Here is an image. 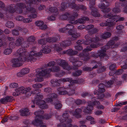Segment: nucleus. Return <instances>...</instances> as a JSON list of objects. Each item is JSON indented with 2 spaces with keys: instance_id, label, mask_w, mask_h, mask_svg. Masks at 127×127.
Wrapping results in <instances>:
<instances>
[{
  "instance_id": "dca6fc26",
  "label": "nucleus",
  "mask_w": 127,
  "mask_h": 127,
  "mask_svg": "<svg viewBox=\"0 0 127 127\" xmlns=\"http://www.w3.org/2000/svg\"><path fill=\"white\" fill-rule=\"evenodd\" d=\"M73 3L70 2L71 4L70 6V7L73 9H75L76 11H78L79 9H81L84 11H85L87 9V8L84 5H83L78 4L76 5V4L75 3L76 0H72Z\"/></svg>"
},
{
  "instance_id": "58836bf2",
  "label": "nucleus",
  "mask_w": 127,
  "mask_h": 127,
  "mask_svg": "<svg viewBox=\"0 0 127 127\" xmlns=\"http://www.w3.org/2000/svg\"><path fill=\"white\" fill-rule=\"evenodd\" d=\"M23 39L22 37H19L17 39L16 41L15 44L17 46H19L22 44Z\"/></svg>"
},
{
  "instance_id": "c756f323",
  "label": "nucleus",
  "mask_w": 127,
  "mask_h": 127,
  "mask_svg": "<svg viewBox=\"0 0 127 127\" xmlns=\"http://www.w3.org/2000/svg\"><path fill=\"white\" fill-rule=\"evenodd\" d=\"M35 24L36 26L40 27V28L42 30H45L47 27L46 25H43L44 23L42 21H37L35 22Z\"/></svg>"
},
{
  "instance_id": "680f3d73",
  "label": "nucleus",
  "mask_w": 127,
  "mask_h": 127,
  "mask_svg": "<svg viewBox=\"0 0 127 127\" xmlns=\"http://www.w3.org/2000/svg\"><path fill=\"white\" fill-rule=\"evenodd\" d=\"M18 92L19 93L22 94H24L25 88L23 87H21L17 89Z\"/></svg>"
},
{
  "instance_id": "8fccbe9b",
  "label": "nucleus",
  "mask_w": 127,
  "mask_h": 127,
  "mask_svg": "<svg viewBox=\"0 0 127 127\" xmlns=\"http://www.w3.org/2000/svg\"><path fill=\"white\" fill-rule=\"evenodd\" d=\"M82 73V71L81 70H79L73 73L72 75L74 77L78 76L81 74Z\"/></svg>"
},
{
  "instance_id": "72a5a7b5",
  "label": "nucleus",
  "mask_w": 127,
  "mask_h": 127,
  "mask_svg": "<svg viewBox=\"0 0 127 127\" xmlns=\"http://www.w3.org/2000/svg\"><path fill=\"white\" fill-rule=\"evenodd\" d=\"M37 105H38L39 108L42 109H45L48 107V105L46 104L44 101H41V102Z\"/></svg>"
},
{
  "instance_id": "f03ea898",
  "label": "nucleus",
  "mask_w": 127,
  "mask_h": 127,
  "mask_svg": "<svg viewBox=\"0 0 127 127\" xmlns=\"http://www.w3.org/2000/svg\"><path fill=\"white\" fill-rule=\"evenodd\" d=\"M27 54L26 50L23 48H21L18 50L15 55L19 57L18 58L12 60V66L18 67L21 66L22 64L20 62H23L26 61V56Z\"/></svg>"
},
{
  "instance_id": "9d476101",
  "label": "nucleus",
  "mask_w": 127,
  "mask_h": 127,
  "mask_svg": "<svg viewBox=\"0 0 127 127\" xmlns=\"http://www.w3.org/2000/svg\"><path fill=\"white\" fill-rule=\"evenodd\" d=\"M92 50L91 47H87L83 51V52L80 53L78 55L79 57L82 58L83 60L85 61H87L91 58L89 53L87 52Z\"/></svg>"
},
{
  "instance_id": "13d9d810",
  "label": "nucleus",
  "mask_w": 127,
  "mask_h": 127,
  "mask_svg": "<svg viewBox=\"0 0 127 127\" xmlns=\"http://www.w3.org/2000/svg\"><path fill=\"white\" fill-rule=\"evenodd\" d=\"M61 122L62 123V122ZM67 124L65 122H63L62 123L58 124L57 125V127H68Z\"/></svg>"
},
{
  "instance_id": "09e8293b",
  "label": "nucleus",
  "mask_w": 127,
  "mask_h": 127,
  "mask_svg": "<svg viewBox=\"0 0 127 127\" xmlns=\"http://www.w3.org/2000/svg\"><path fill=\"white\" fill-rule=\"evenodd\" d=\"M60 82H70V85H73L71 83V82L73 80L71 78H68L64 79H60Z\"/></svg>"
},
{
  "instance_id": "bf43d9fd",
  "label": "nucleus",
  "mask_w": 127,
  "mask_h": 127,
  "mask_svg": "<svg viewBox=\"0 0 127 127\" xmlns=\"http://www.w3.org/2000/svg\"><path fill=\"white\" fill-rule=\"evenodd\" d=\"M65 73L64 71H61L56 73L55 74V76L57 77H61L64 76Z\"/></svg>"
},
{
  "instance_id": "3c124183",
  "label": "nucleus",
  "mask_w": 127,
  "mask_h": 127,
  "mask_svg": "<svg viewBox=\"0 0 127 127\" xmlns=\"http://www.w3.org/2000/svg\"><path fill=\"white\" fill-rule=\"evenodd\" d=\"M21 72L24 75L29 73L30 71V69L28 68H24L21 70Z\"/></svg>"
},
{
  "instance_id": "412c9836",
  "label": "nucleus",
  "mask_w": 127,
  "mask_h": 127,
  "mask_svg": "<svg viewBox=\"0 0 127 127\" xmlns=\"http://www.w3.org/2000/svg\"><path fill=\"white\" fill-rule=\"evenodd\" d=\"M46 11L49 13H53L56 16H57L59 14V11L57 8L56 7H49L46 9Z\"/></svg>"
},
{
  "instance_id": "393cba45",
  "label": "nucleus",
  "mask_w": 127,
  "mask_h": 127,
  "mask_svg": "<svg viewBox=\"0 0 127 127\" xmlns=\"http://www.w3.org/2000/svg\"><path fill=\"white\" fill-rule=\"evenodd\" d=\"M43 98V96L42 95H35L34 99L33 101L34 104L35 103L37 104L43 101L42 99Z\"/></svg>"
},
{
  "instance_id": "4468645a",
  "label": "nucleus",
  "mask_w": 127,
  "mask_h": 127,
  "mask_svg": "<svg viewBox=\"0 0 127 127\" xmlns=\"http://www.w3.org/2000/svg\"><path fill=\"white\" fill-rule=\"evenodd\" d=\"M95 0H90V2L89 6L91 10L92 15L95 17H98L100 16V14L97 11V9L95 6Z\"/></svg>"
},
{
  "instance_id": "79ce46f5",
  "label": "nucleus",
  "mask_w": 127,
  "mask_h": 127,
  "mask_svg": "<svg viewBox=\"0 0 127 127\" xmlns=\"http://www.w3.org/2000/svg\"><path fill=\"white\" fill-rule=\"evenodd\" d=\"M5 26L7 28H11L14 27V23L12 21H8L6 23Z\"/></svg>"
},
{
  "instance_id": "0e129e2a",
  "label": "nucleus",
  "mask_w": 127,
  "mask_h": 127,
  "mask_svg": "<svg viewBox=\"0 0 127 127\" xmlns=\"http://www.w3.org/2000/svg\"><path fill=\"white\" fill-rule=\"evenodd\" d=\"M114 83V81L113 80H110L108 81L106 85L107 87H111V86Z\"/></svg>"
},
{
  "instance_id": "c85d7f7f",
  "label": "nucleus",
  "mask_w": 127,
  "mask_h": 127,
  "mask_svg": "<svg viewBox=\"0 0 127 127\" xmlns=\"http://www.w3.org/2000/svg\"><path fill=\"white\" fill-rule=\"evenodd\" d=\"M73 85L69 84V88H67L69 89L68 92H67V95H72L75 93V87Z\"/></svg>"
},
{
  "instance_id": "1a4fd4ad",
  "label": "nucleus",
  "mask_w": 127,
  "mask_h": 127,
  "mask_svg": "<svg viewBox=\"0 0 127 127\" xmlns=\"http://www.w3.org/2000/svg\"><path fill=\"white\" fill-rule=\"evenodd\" d=\"M67 24L65 26V28L68 31V34L72 36L73 38H77L80 36V34L79 33H77L75 32L74 27L72 25V24Z\"/></svg>"
},
{
  "instance_id": "cd10ccee",
  "label": "nucleus",
  "mask_w": 127,
  "mask_h": 127,
  "mask_svg": "<svg viewBox=\"0 0 127 127\" xmlns=\"http://www.w3.org/2000/svg\"><path fill=\"white\" fill-rule=\"evenodd\" d=\"M51 86L52 87H55L59 86L60 84V80H57V79H53L51 81Z\"/></svg>"
},
{
  "instance_id": "bb28decb",
  "label": "nucleus",
  "mask_w": 127,
  "mask_h": 127,
  "mask_svg": "<svg viewBox=\"0 0 127 127\" xmlns=\"http://www.w3.org/2000/svg\"><path fill=\"white\" fill-rule=\"evenodd\" d=\"M13 97L12 96H6L3 98H1L0 100V102L3 104L8 102H11L13 100Z\"/></svg>"
},
{
  "instance_id": "aec40b11",
  "label": "nucleus",
  "mask_w": 127,
  "mask_h": 127,
  "mask_svg": "<svg viewBox=\"0 0 127 127\" xmlns=\"http://www.w3.org/2000/svg\"><path fill=\"white\" fill-rule=\"evenodd\" d=\"M73 13H72L69 14L68 13H66L63 15H61L60 16V19L63 20H68L69 21V23H71V21L69 20L70 18L73 16Z\"/></svg>"
},
{
  "instance_id": "f3484780",
  "label": "nucleus",
  "mask_w": 127,
  "mask_h": 127,
  "mask_svg": "<svg viewBox=\"0 0 127 127\" xmlns=\"http://www.w3.org/2000/svg\"><path fill=\"white\" fill-rule=\"evenodd\" d=\"M106 4H105L104 3H101L99 6V7L103 9L102 11L104 13L103 15L104 17L105 15L106 14H108V13L111 10V9L109 8H107L109 6V3L108 2H106Z\"/></svg>"
},
{
  "instance_id": "473e14b6",
  "label": "nucleus",
  "mask_w": 127,
  "mask_h": 127,
  "mask_svg": "<svg viewBox=\"0 0 127 127\" xmlns=\"http://www.w3.org/2000/svg\"><path fill=\"white\" fill-rule=\"evenodd\" d=\"M70 4H71V3L70 2L67 4H65L64 2H63L61 4L60 9L61 10L63 11L66 9L68 6L70 7Z\"/></svg>"
},
{
  "instance_id": "b1692460",
  "label": "nucleus",
  "mask_w": 127,
  "mask_h": 127,
  "mask_svg": "<svg viewBox=\"0 0 127 127\" xmlns=\"http://www.w3.org/2000/svg\"><path fill=\"white\" fill-rule=\"evenodd\" d=\"M82 108H83V107H81V109L78 108H77L75 109V111L72 112V114L73 115L77 118H81V116L80 114L82 112Z\"/></svg>"
},
{
  "instance_id": "7ed1b4c3",
  "label": "nucleus",
  "mask_w": 127,
  "mask_h": 127,
  "mask_svg": "<svg viewBox=\"0 0 127 127\" xmlns=\"http://www.w3.org/2000/svg\"><path fill=\"white\" fill-rule=\"evenodd\" d=\"M88 37V35H86L85 37L86 40L84 42L83 40H79L76 42L77 44L80 45L84 43L86 45L90 44L91 47L93 48H96L99 47L100 45L96 43L101 40L97 36L92 38Z\"/></svg>"
},
{
  "instance_id": "774afa93",
  "label": "nucleus",
  "mask_w": 127,
  "mask_h": 127,
  "mask_svg": "<svg viewBox=\"0 0 127 127\" xmlns=\"http://www.w3.org/2000/svg\"><path fill=\"white\" fill-rule=\"evenodd\" d=\"M8 119L10 120H14L18 119V117L16 116H8Z\"/></svg>"
},
{
  "instance_id": "6e6552de",
  "label": "nucleus",
  "mask_w": 127,
  "mask_h": 127,
  "mask_svg": "<svg viewBox=\"0 0 127 127\" xmlns=\"http://www.w3.org/2000/svg\"><path fill=\"white\" fill-rule=\"evenodd\" d=\"M73 16L69 19V20L71 22V23L74 25L78 24V23L84 24L86 21L89 20V18L86 17H83L81 18H79L76 20L75 19L78 16V14L76 12L73 13Z\"/></svg>"
},
{
  "instance_id": "7c9ffc66",
  "label": "nucleus",
  "mask_w": 127,
  "mask_h": 127,
  "mask_svg": "<svg viewBox=\"0 0 127 127\" xmlns=\"http://www.w3.org/2000/svg\"><path fill=\"white\" fill-rule=\"evenodd\" d=\"M42 49L40 51V52L46 54H48L50 52L51 50L49 47L42 46Z\"/></svg>"
},
{
  "instance_id": "4be33fe9",
  "label": "nucleus",
  "mask_w": 127,
  "mask_h": 127,
  "mask_svg": "<svg viewBox=\"0 0 127 127\" xmlns=\"http://www.w3.org/2000/svg\"><path fill=\"white\" fill-rule=\"evenodd\" d=\"M53 47L54 48V49L55 51H56L58 52H60L61 54H67V50L66 51H63L62 52H61L62 50V49L59 47V45L58 44H55L53 45Z\"/></svg>"
},
{
  "instance_id": "a211bd4d",
  "label": "nucleus",
  "mask_w": 127,
  "mask_h": 127,
  "mask_svg": "<svg viewBox=\"0 0 127 127\" xmlns=\"http://www.w3.org/2000/svg\"><path fill=\"white\" fill-rule=\"evenodd\" d=\"M105 18H109V19L110 20L111 22L114 21L118 20L120 16L119 15H117L115 13H112L110 12L108 14H106L104 15Z\"/></svg>"
},
{
  "instance_id": "ea45409f",
  "label": "nucleus",
  "mask_w": 127,
  "mask_h": 127,
  "mask_svg": "<svg viewBox=\"0 0 127 127\" xmlns=\"http://www.w3.org/2000/svg\"><path fill=\"white\" fill-rule=\"evenodd\" d=\"M17 29V30L14 29L12 30V33L13 35L18 36L19 35V31L21 30V28L20 27H18Z\"/></svg>"
},
{
  "instance_id": "603ef678",
  "label": "nucleus",
  "mask_w": 127,
  "mask_h": 127,
  "mask_svg": "<svg viewBox=\"0 0 127 127\" xmlns=\"http://www.w3.org/2000/svg\"><path fill=\"white\" fill-rule=\"evenodd\" d=\"M42 86L43 85L39 83H37L33 84L32 86V87L34 89L40 88H41Z\"/></svg>"
},
{
  "instance_id": "20e7f679",
  "label": "nucleus",
  "mask_w": 127,
  "mask_h": 127,
  "mask_svg": "<svg viewBox=\"0 0 127 127\" xmlns=\"http://www.w3.org/2000/svg\"><path fill=\"white\" fill-rule=\"evenodd\" d=\"M113 43V42L111 41L107 44V45L102 47L101 48V50L98 51L97 53L92 52L91 54L92 56L95 58H97L99 57L101 58H103L105 60H107L109 56L106 53V50L109 49L111 47L110 45H112Z\"/></svg>"
},
{
  "instance_id": "69168bd1",
  "label": "nucleus",
  "mask_w": 127,
  "mask_h": 127,
  "mask_svg": "<svg viewBox=\"0 0 127 127\" xmlns=\"http://www.w3.org/2000/svg\"><path fill=\"white\" fill-rule=\"evenodd\" d=\"M32 20L30 18H24L23 21V22L24 23H29L31 22Z\"/></svg>"
},
{
  "instance_id": "f8f14e48",
  "label": "nucleus",
  "mask_w": 127,
  "mask_h": 127,
  "mask_svg": "<svg viewBox=\"0 0 127 127\" xmlns=\"http://www.w3.org/2000/svg\"><path fill=\"white\" fill-rule=\"evenodd\" d=\"M57 64L60 66L62 67L63 68L68 70L71 69L74 70L75 68L74 66L71 67L69 66L65 60L61 59H58L56 61Z\"/></svg>"
},
{
  "instance_id": "0eeeda50",
  "label": "nucleus",
  "mask_w": 127,
  "mask_h": 127,
  "mask_svg": "<svg viewBox=\"0 0 127 127\" xmlns=\"http://www.w3.org/2000/svg\"><path fill=\"white\" fill-rule=\"evenodd\" d=\"M69 111H66L64 113L63 115L62 118L60 119V121L61 122H65L67 124L68 127H78L77 125H73L70 124L71 123L72 120L69 118Z\"/></svg>"
},
{
  "instance_id": "4c0bfd02",
  "label": "nucleus",
  "mask_w": 127,
  "mask_h": 127,
  "mask_svg": "<svg viewBox=\"0 0 127 127\" xmlns=\"http://www.w3.org/2000/svg\"><path fill=\"white\" fill-rule=\"evenodd\" d=\"M20 115L22 116H27V113L29 111V109L27 108L22 109L20 111Z\"/></svg>"
},
{
  "instance_id": "c03bdc74",
  "label": "nucleus",
  "mask_w": 127,
  "mask_h": 127,
  "mask_svg": "<svg viewBox=\"0 0 127 127\" xmlns=\"http://www.w3.org/2000/svg\"><path fill=\"white\" fill-rule=\"evenodd\" d=\"M84 82V80L83 79H79L78 80H73L71 82V83L74 85L75 83L76 84H81L83 83Z\"/></svg>"
},
{
  "instance_id": "ddd939ff",
  "label": "nucleus",
  "mask_w": 127,
  "mask_h": 127,
  "mask_svg": "<svg viewBox=\"0 0 127 127\" xmlns=\"http://www.w3.org/2000/svg\"><path fill=\"white\" fill-rule=\"evenodd\" d=\"M52 89L50 87L45 88L44 91L46 93H49L48 95L49 97L46 99V101L48 102H51L54 100V99L57 98V95L53 93L52 94Z\"/></svg>"
},
{
  "instance_id": "6ab92c4d",
  "label": "nucleus",
  "mask_w": 127,
  "mask_h": 127,
  "mask_svg": "<svg viewBox=\"0 0 127 127\" xmlns=\"http://www.w3.org/2000/svg\"><path fill=\"white\" fill-rule=\"evenodd\" d=\"M76 38H74L72 36L70 38H68L67 40L64 41H63L62 42L60 43V46L61 47L63 48L68 46L72 44L71 41L75 40Z\"/></svg>"
},
{
  "instance_id": "f257e3e1",
  "label": "nucleus",
  "mask_w": 127,
  "mask_h": 127,
  "mask_svg": "<svg viewBox=\"0 0 127 127\" xmlns=\"http://www.w3.org/2000/svg\"><path fill=\"white\" fill-rule=\"evenodd\" d=\"M26 8V11L24 13L27 15L28 12L35 13L36 12V10L34 8L27 5L22 2L17 3L15 5L14 4H11L8 6L7 11L12 14L14 13L15 12L16 13L21 14L23 12V9Z\"/></svg>"
},
{
  "instance_id": "6e6d98bb",
  "label": "nucleus",
  "mask_w": 127,
  "mask_h": 127,
  "mask_svg": "<svg viewBox=\"0 0 127 127\" xmlns=\"http://www.w3.org/2000/svg\"><path fill=\"white\" fill-rule=\"evenodd\" d=\"M35 40V37L33 36H30L27 39V40L29 42H34Z\"/></svg>"
},
{
  "instance_id": "39448f33",
  "label": "nucleus",
  "mask_w": 127,
  "mask_h": 127,
  "mask_svg": "<svg viewBox=\"0 0 127 127\" xmlns=\"http://www.w3.org/2000/svg\"><path fill=\"white\" fill-rule=\"evenodd\" d=\"M44 113L43 110H40L34 112V114L36 116L34 121H32V124L34 126H38L42 124L43 122L42 119L45 118L46 119H48L51 118L52 114H46L44 116V117L42 115Z\"/></svg>"
},
{
  "instance_id": "a19ab883",
  "label": "nucleus",
  "mask_w": 127,
  "mask_h": 127,
  "mask_svg": "<svg viewBox=\"0 0 127 127\" xmlns=\"http://www.w3.org/2000/svg\"><path fill=\"white\" fill-rule=\"evenodd\" d=\"M46 41L48 42H56L58 40V39L56 37H48L46 38Z\"/></svg>"
},
{
  "instance_id": "c9c22d12",
  "label": "nucleus",
  "mask_w": 127,
  "mask_h": 127,
  "mask_svg": "<svg viewBox=\"0 0 127 127\" xmlns=\"http://www.w3.org/2000/svg\"><path fill=\"white\" fill-rule=\"evenodd\" d=\"M93 107L88 105L86 108L84 109L83 112L85 113L90 114L91 111L93 109Z\"/></svg>"
},
{
  "instance_id": "9b49d317",
  "label": "nucleus",
  "mask_w": 127,
  "mask_h": 127,
  "mask_svg": "<svg viewBox=\"0 0 127 127\" xmlns=\"http://www.w3.org/2000/svg\"><path fill=\"white\" fill-rule=\"evenodd\" d=\"M26 51L28 53L26 56V60L28 62L29 61L31 62V61L34 62L35 61L36 59V57L37 56H40L42 55V54L41 52H39L37 53L36 52L34 51H32L30 54L29 56H28V53L27 51Z\"/></svg>"
},
{
  "instance_id": "338daca9",
  "label": "nucleus",
  "mask_w": 127,
  "mask_h": 127,
  "mask_svg": "<svg viewBox=\"0 0 127 127\" xmlns=\"http://www.w3.org/2000/svg\"><path fill=\"white\" fill-rule=\"evenodd\" d=\"M18 86V84L17 83H12L10 85V87L11 88H16Z\"/></svg>"
},
{
  "instance_id": "49530a36",
  "label": "nucleus",
  "mask_w": 127,
  "mask_h": 127,
  "mask_svg": "<svg viewBox=\"0 0 127 127\" xmlns=\"http://www.w3.org/2000/svg\"><path fill=\"white\" fill-rule=\"evenodd\" d=\"M95 64V65L92 68V69H95L97 68L99 66H100L101 65V63L99 62H96L95 61H93L91 62L92 64Z\"/></svg>"
},
{
  "instance_id": "37998d69",
  "label": "nucleus",
  "mask_w": 127,
  "mask_h": 127,
  "mask_svg": "<svg viewBox=\"0 0 127 127\" xmlns=\"http://www.w3.org/2000/svg\"><path fill=\"white\" fill-rule=\"evenodd\" d=\"M111 35V33L109 32H106L101 35L102 39H106L110 37Z\"/></svg>"
},
{
  "instance_id": "5701e85b",
  "label": "nucleus",
  "mask_w": 127,
  "mask_h": 127,
  "mask_svg": "<svg viewBox=\"0 0 127 127\" xmlns=\"http://www.w3.org/2000/svg\"><path fill=\"white\" fill-rule=\"evenodd\" d=\"M69 90V89H68L64 88L63 87H61L57 89V90L59 92V94L62 95H67V92H68Z\"/></svg>"
},
{
  "instance_id": "e433bc0d",
  "label": "nucleus",
  "mask_w": 127,
  "mask_h": 127,
  "mask_svg": "<svg viewBox=\"0 0 127 127\" xmlns=\"http://www.w3.org/2000/svg\"><path fill=\"white\" fill-rule=\"evenodd\" d=\"M105 86L103 84H100L98 86V92L100 93H103L105 92Z\"/></svg>"
},
{
  "instance_id": "423d86ee",
  "label": "nucleus",
  "mask_w": 127,
  "mask_h": 127,
  "mask_svg": "<svg viewBox=\"0 0 127 127\" xmlns=\"http://www.w3.org/2000/svg\"><path fill=\"white\" fill-rule=\"evenodd\" d=\"M36 77L35 81L36 82H41L43 80V76H46L48 77L51 75V70L50 68L42 69L41 70H40L39 68H38L36 69Z\"/></svg>"
},
{
  "instance_id": "2eb2a0df",
  "label": "nucleus",
  "mask_w": 127,
  "mask_h": 127,
  "mask_svg": "<svg viewBox=\"0 0 127 127\" xmlns=\"http://www.w3.org/2000/svg\"><path fill=\"white\" fill-rule=\"evenodd\" d=\"M115 23L111 22L110 20L107 19L105 21L103 22L100 23V26L104 27L108 26L106 28V30L108 31H110L112 30L113 28V26L115 25Z\"/></svg>"
},
{
  "instance_id": "e2e57ef3",
  "label": "nucleus",
  "mask_w": 127,
  "mask_h": 127,
  "mask_svg": "<svg viewBox=\"0 0 127 127\" xmlns=\"http://www.w3.org/2000/svg\"><path fill=\"white\" fill-rule=\"evenodd\" d=\"M38 42L40 44L44 45L46 44V41L45 39H40L38 40Z\"/></svg>"
},
{
  "instance_id": "de8ad7c7",
  "label": "nucleus",
  "mask_w": 127,
  "mask_h": 127,
  "mask_svg": "<svg viewBox=\"0 0 127 127\" xmlns=\"http://www.w3.org/2000/svg\"><path fill=\"white\" fill-rule=\"evenodd\" d=\"M51 72H57L60 70V67L58 66H54L50 68Z\"/></svg>"
},
{
  "instance_id": "864d4df0",
  "label": "nucleus",
  "mask_w": 127,
  "mask_h": 127,
  "mask_svg": "<svg viewBox=\"0 0 127 127\" xmlns=\"http://www.w3.org/2000/svg\"><path fill=\"white\" fill-rule=\"evenodd\" d=\"M12 49L11 48H7L5 49L4 51V54L6 55H9L12 52Z\"/></svg>"
},
{
  "instance_id": "052dcab7",
  "label": "nucleus",
  "mask_w": 127,
  "mask_h": 127,
  "mask_svg": "<svg viewBox=\"0 0 127 127\" xmlns=\"http://www.w3.org/2000/svg\"><path fill=\"white\" fill-rule=\"evenodd\" d=\"M106 69V68L104 66H101L99 68L97 71V72L100 73L105 71Z\"/></svg>"
},
{
  "instance_id": "4d7b16f0",
  "label": "nucleus",
  "mask_w": 127,
  "mask_h": 127,
  "mask_svg": "<svg viewBox=\"0 0 127 127\" xmlns=\"http://www.w3.org/2000/svg\"><path fill=\"white\" fill-rule=\"evenodd\" d=\"M98 29L95 28H94L91 30H90L89 31V33L90 34L92 35L98 32Z\"/></svg>"
},
{
  "instance_id": "a18cd8bd",
  "label": "nucleus",
  "mask_w": 127,
  "mask_h": 127,
  "mask_svg": "<svg viewBox=\"0 0 127 127\" xmlns=\"http://www.w3.org/2000/svg\"><path fill=\"white\" fill-rule=\"evenodd\" d=\"M54 105L55 106V108L56 109H59L62 107V104L59 102L58 100H56V102L54 103Z\"/></svg>"
},
{
  "instance_id": "5fc2aeb1",
  "label": "nucleus",
  "mask_w": 127,
  "mask_h": 127,
  "mask_svg": "<svg viewBox=\"0 0 127 127\" xmlns=\"http://www.w3.org/2000/svg\"><path fill=\"white\" fill-rule=\"evenodd\" d=\"M118 6V4L117 3H116L115 6L116 7L112 9V11L114 12V13H118L119 12L120 10L119 8H118L117 6Z\"/></svg>"
},
{
  "instance_id": "2f4dec72",
  "label": "nucleus",
  "mask_w": 127,
  "mask_h": 127,
  "mask_svg": "<svg viewBox=\"0 0 127 127\" xmlns=\"http://www.w3.org/2000/svg\"><path fill=\"white\" fill-rule=\"evenodd\" d=\"M118 40V37H117L116 36V37H114L113 38L112 40H110L107 43V44L110 41H112L113 42H114V43L113 44H112V45H110V46H111V47H110L109 48H116L118 46L119 44H115V42L114 41V40Z\"/></svg>"
},
{
  "instance_id": "f704fd0d",
  "label": "nucleus",
  "mask_w": 127,
  "mask_h": 127,
  "mask_svg": "<svg viewBox=\"0 0 127 127\" xmlns=\"http://www.w3.org/2000/svg\"><path fill=\"white\" fill-rule=\"evenodd\" d=\"M67 54L70 56H75L78 53L77 51L73 50L71 49L67 50Z\"/></svg>"
},
{
  "instance_id": "a878e982",
  "label": "nucleus",
  "mask_w": 127,
  "mask_h": 127,
  "mask_svg": "<svg viewBox=\"0 0 127 127\" xmlns=\"http://www.w3.org/2000/svg\"><path fill=\"white\" fill-rule=\"evenodd\" d=\"M96 98L94 97L91 99L92 101L89 102H88V104L94 107V105L97 106L100 104V102L99 101H96Z\"/></svg>"
}]
</instances>
